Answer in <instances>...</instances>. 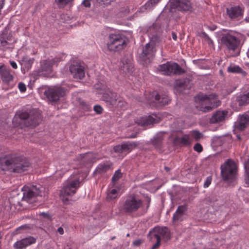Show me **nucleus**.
Segmentation results:
<instances>
[{
  "instance_id": "5",
  "label": "nucleus",
  "mask_w": 249,
  "mask_h": 249,
  "mask_svg": "<svg viewBox=\"0 0 249 249\" xmlns=\"http://www.w3.org/2000/svg\"><path fill=\"white\" fill-rule=\"evenodd\" d=\"M102 99L109 107L123 108L125 107V102L123 99L112 91L108 90L104 93Z\"/></svg>"
},
{
  "instance_id": "17",
  "label": "nucleus",
  "mask_w": 249,
  "mask_h": 249,
  "mask_svg": "<svg viewBox=\"0 0 249 249\" xmlns=\"http://www.w3.org/2000/svg\"><path fill=\"white\" fill-rule=\"evenodd\" d=\"M188 206L187 204L180 205L174 213L172 221L174 224H178L186 218Z\"/></svg>"
},
{
  "instance_id": "41",
  "label": "nucleus",
  "mask_w": 249,
  "mask_h": 249,
  "mask_svg": "<svg viewBox=\"0 0 249 249\" xmlns=\"http://www.w3.org/2000/svg\"><path fill=\"white\" fill-rule=\"evenodd\" d=\"M79 104L82 107V108L85 110V111H89L91 109V107L88 105L86 102H85L84 100L79 99Z\"/></svg>"
},
{
  "instance_id": "25",
  "label": "nucleus",
  "mask_w": 249,
  "mask_h": 249,
  "mask_svg": "<svg viewBox=\"0 0 249 249\" xmlns=\"http://www.w3.org/2000/svg\"><path fill=\"white\" fill-rule=\"evenodd\" d=\"M10 71V69L4 65L0 66V76L3 82L9 83L13 80V76Z\"/></svg>"
},
{
  "instance_id": "3",
  "label": "nucleus",
  "mask_w": 249,
  "mask_h": 249,
  "mask_svg": "<svg viewBox=\"0 0 249 249\" xmlns=\"http://www.w3.org/2000/svg\"><path fill=\"white\" fill-rule=\"evenodd\" d=\"M143 202L134 194L129 195L124 198L122 205L123 211L128 214L135 213L142 207Z\"/></svg>"
},
{
  "instance_id": "1",
  "label": "nucleus",
  "mask_w": 249,
  "mask_h": 249,
  "mask_svg": "<svg viewBox=\"0 0 249 249\" xmlns=\"http://www.w3.org/2000/svg\"><path fill=\"white\" fill-rule=\"evenodd\" d=\"M31 163L26 158L18 154H8L0 158V166L3 170L21 173L27 171Z\"/></svg>"
},
{
  "instance_id": "50",
  "label": "nucleus",
  "mask_w": 249,
  "mask_h": 249,
  "mask_svg": "<svg viewBox=\"0 0 249 249\" xmlns=\"http://www.w3.org/2000/svg\"><path fill=\"white\" fill-rule=\"evenodd\" d=\"M39 215L40 216H42L44 218H46L47 219L50 218V216L49 214L47 213L42 212V213H40L39 214Z\"/></svg>"
},
{
  "instance_id": "35",
  "label": "nucleus",
  "mask_w": 249,
  "mask_h": 249,
  "mask_svg": "<svg viewBox=\"0 0 249 249\" xmlns=\"http://www.w3.org/2000/svg\"><path fill=\"white\" fill-rule=\"evenodd\" d=\"M0 46L3 47L4 50L8 49H13V43L11 41H9L4 40L3 38H0Z\"/></svg>"
},
{
  "instance_id": "26",
  "label": "nucleus",
  "mask_w": 249,
  "mask_h": 249,
  "mask_svg": "<svg viewBox=\"0 0 249 249\" xmlns=\"http://www.w3.org/2000/svg\"><path fill=\"white\" fill-rule=\"evenodd\" d=\"M228 112L225 110H217L213 114L210 119L211 124H216L223 121L226 116L227 115Z\"/></svg>"
},
{
  "instance_id": "53",
  "label": "nucleus",
  "mask_w": 249,
  "mask_h": 249,
  "mask_svg": "<svg viewBox=\"0 0 249 249\" xmlns=\"http://www.w3.org/2000/svg\"><path fill=\"white\" fill-rule=\"evenodd\" d=\"M10 64L11 67L13 69H17L18 68L17 65L15 61H10Z\"/></svg>"
},
{
  "instance_id": "45",
  "label": "nucleus",
  "mask_w": 249,
  "mask_h": 249,
  "mask_svg": "<svg viewBox=\"0 0 249 249\" xmlns=\"http://www.w3.org/2000/svg\"><path fill=\"white\" fill-rule=\"evenodd\" d=\"M194 149L197 152H201V151H202L203 150V147L202 146V145L199 143H196L194 146Z\"/></svg>"
},
{
  "instance_id": "56",
  "label": "nucleus",
  "mask_w": 249,
  "mask_h": 249,
  "mask_svg": "<svg viewBox=\"0 0 249 249\" xmlns=\"http://www.w3.org/2000/svg\"><path fill=\"white\" fill-rule=\"evenodd\" d=\"M29 227V226L28 225H23V226H21L20 227H19L18 229L17 230H21V229H27Z\"/></svg>"
},
{
  "instance_id": "20",
  "label": "nucleus",
  "mask_w": 249,
  "mask_h": 249,
  "mask_svg": "<svg viewBox=\"0 0 249 249\" xmlns=\"http://www.w3.org/2000/svg\"><path fill=\"white\" fill-rule=\"evenodd\" d=\"M137 146V144L135 142H127L115 146L113 149L116 153H123L129 152Z\"/></svg>"
},
{
  "instance_id": "22",
  "label": "nucleus",
  "mask_w": 249,
  "mask_h": 249,
  "mask_svg": "<svg viewBox=\"0 0 249 249\" xmlns=\"http://www.w3.org/2000/svg\"><path fill=\"white\" fill-rule=\"evenodd\" d=\"M70 71L74 78L81 79L85 76L84 67L78 64L71 65Z\"/></svg>"
},
{
  "instance_id": "13",
  "label": "nucleus",
  "mask_w": 249,
  "mask_h": 249,
  "mask_svg": "<svg viewBox=\"0 0 249 249\" xmlns=\"http://www.w3.org/2000/svg\"><path fill=\"white\" fill-rule=\"evenodd\" d=\"M67 90L60 86H56L45 90L44 95L48 100L52 102H55L61 97L65 96Z\"/></svg>"
},
{
  "instance_id": "24",
  "label": "nucleus",
  "mask_w": 249,
  "mask_h": 249,
  "mask_svg": "<svg viewBox=\"0 0 249 249\" xmlns=\"http://www.w3.org/2000/svg\"><path fill=\"white\" fill-rule=\"evenodd\" d=\"M36 241V239L35 238L30 236L17 241L14 244V248L16 249H22L28 246L35 243Z\"/></svg>"
},
{
  "instance_id": "18",
  "label": "nucleus",
  "mask_w": 249,
  "mask_h": 249,
  "mask_svg": "<svg viewBox=\"0 0 249 249\" xmlns=\"http://www.w3.org/2000/svg\"><path fill=\"white\" fill-rule=\"evenodd\" d=\"M226 12L231 19L238 20L242 17L244 11L239 6H235L227 8Z\"/></svg>"
},
{
  "instance_id": "51",
  "label": "nucleus",
  "mask_w": 249,
  "mask_h": 249,
  "mask_svg": "<svg viewBox=\"0 0 249 249\" xmlns=\"http://www.w3.org/2000/svg\"><path fill=\"white\" fill-rule=\"evenodd\" d=\"M33 59H30L28 61L25 62V66H26L28 68H30L31 64L33 62Z\"/></svg>"
},
{
  "instance_id": "39",
  "label": "nucleus",
  "mask_w": 249,
  "mask_h": 249,
  "mask_svg": "<svg viewBox=\"0 0 249 249\" xmlns=\"http://www.w3.org/2000/svg\"><path fill=\"white\" fill-rule=\"evenodd\" d=\"M12 35L10 33L8 34L6 29H5L2 31L0 38H3L4 40L12 42Z\"/></svg>"
},
{
  "instance_id": "43",
  "label": "nucleus",
  "mask_w": 249,
  "mask_h": 249,
  "mask_svg": "<svg viewBox=\"0 0 249 249\" xmlns=\"http://www.w3.org/2000/svg\"><path fill=\"white\" fill-rule=\"evenodd\" d=\"M93 110L97 114H102L103 111L102 107L100 105L94 106L93 107Z\"/></svg>"
},
{
  "instance_id": "7",
  "label": "nucleus",
  "mask_w": 249,
  "mask_h": 249,
  "mask_svg": "<svg viewBox=\"0 0 249 249\" xmlns=\"http://www.w3.org/2000/svg\"><path fill=\"white\" fill-rule=\"evenodd\" d=\"M109 50L118 52L123 50L126 46V39L121 34H110L107 43Z\"/></svg>"
},
{
  "instance_id": "46",
  "label": "nucleus",
  "mask_w": 249,
  "mask_h": 249,
  "mask_svg": "<svg viewBox=\"0 0 249 249\" xmlns=\"http://www.w3.org/2000/svg\"><path fill=\"white\" fill-rule=\"evenodd\" d=\"M18 87L20 91L22 92H25L26 90V87L25 85L23 83H19L18 85Z\"/></svg>"
},
{
  "instance_id": "63",
  "label": "nucleus",
  "mask_w": 249,
  "mask_h": 249,
  "mask_svg": "<svg viewBox=\"0 0 249 249\" xmlns=\"http://www.w3.org/2000/svg\"><path fill=\"white\" fill-rule=\"evenodd\" d=\"M236 137H237V139L238 140H241V137H240V135H236Z\"/></svg>"
},
{
  "instance_id": "23",
  "label": "nucleus",
  "mask_w": 249,
  "mask_h": 249,
  "mask_svg": "<svg viewBox=\"0 0 249 249\" xmlns=\"http://www.w3.org/2000/svg\"><path fill=\"white\" fill-rule=\"evenodd\" d=\"M58 61V59L55 60V59H53L51 60H45L41 61V66L39 69V72H42L43 73L42 74L44 75L50 73L52 71L53 65H54V63L57 62Z\"/></svg>"
},
{
  "instance_id": "21",
  "label": "nucleus",
  "mask_w": 249,
  "mask_h": 249,
  "mask_svg": "<svg viewBox=\"0 0 249 249\" xmlns=\"http://www.w3.org/2000/svg\"><path fill=\"white\" fill-rule=\"evenodd\" d=\"M160 118L156 114H152V115L141 117L138 122L139 124L142 126H147L148 125L157 124L160 122Z\"/></svg>"
},
{
  "instance_id": "47",
  "label": "nucleus",
  "mask_w": 249,
  "mask_h": 249,
  "mask_svg": "<svg viewBox=\"0 0 249 249\" xmlns=\"http://www.w3.org/2000/svg\"><path fill=\"white\" fill-rule=\"evenodd\" d=\"M244 166L247 174H249V159L245 163Z\"/></svg>"
},
{
  "instance_id": "11",
  "label": "nucleus",
  "mask_w": 249,
  "mask_h": 249,
  "mask_svg": "<svg viewBox=\"0 0 249 249\" xmlns=\"http://www.w3.org/2000/svg\"><path fill=\"white\" fill-rule=\"evenodd\" d=\"M20 120L24 121L26 126L35 127L38 125L41 122V115L37 111L29 114L26 112H21L19 115Z\"/></svg>"
},
{
  "instance_id": "29",
  "label": "nucleus",
  "mask_w": 249,
  "mask_h": 249,
  "mask_svg": "<svg viewBox=\"0 0 249 249\" xmlns=\"http://www.w3.org/2000/svg\"><path fill=\"white\" fill-rule=\"evenodd\" d=\"M248 125H249V116L248 115L243 114L240 116L239 121L236 124V128L240 130H243Z\"/></svg>"
},
{
  "instance_id": "64",
  "label": "nucleus",
  "mask_w": 249,
  "mask_h": 249,
  "mask_svg": "<svg viewBox=\"0 0 249 249\" xmlns=\"http://www.w3.org/2000/svg\"><path fill=\"white\" fill-rule=\"evenodd\" d=\"M115 238V236H113V237H111V239L112 240H114Z\"/></svg>"
},
{
  "instance_id": "48",
  "label": "nucleus",
  "mask_w": 249,
  "mask_h": 249,
  "mask_svg": "<svg viewBox=\"0 0 249 249\" xmlns=\"http://www.w3.org/2000/svg\"><path fill=\"white\" fill-rule=\"evenodd\" d=\"M142 243V241L141 239H137L133 241V244L135 246L138 247L141 245Z\"/></svg>"
},
{
  "instance_id": "4",
  "label": "nucleus",
  "mask_w": 249,
  "mask_h": 249,
  "mask_svg": "<svg viewBox=\"0 0 249 249\" xmlns=\"http://www.w3.org/2000/svg\"><path fill=\"white\" fill-rule=\"evenodd\" d=\"M148 238L151 240L156 239V243L151 248V249H156L160 245L161 238L165 240H169L170 239V235L167 228L155 227L149 231Z\"/></svg>"
},
{
  "instance_id": "37",
  "label": "nucleus",
  "mask_w": 249,
  "mask_h": 249,
  "mask_svg": "<svg viewBox=\"0 0 249 249\" xmlns=\"http://www.w3.org/2000/svg\"><path fill=\"white\" fill-rule=\"evenodd\" d=\"M160 0H149L144 5V8L150 10L157 4Z\"/></svg>"
},
{
  "instance_id": "34",
  "label": "nucleus",
  "mask_w": 249,
  "mask_h": 249,
  "mask_svg": "<svg viewBox=\"0 0 249 249\" xmlns=\"http://www.w3.org/2000/svg\"><path fill=\"white\" fill-rule=\"evenodd\" d=\"M227 71L230 73H238L246 74V72L243 71L242 69L238 66L231 65L227 69Z\"/></svg>"
},
{
  "instance_id": "44",
  "label": "nucleus",
  "mask_w": 249,
  "mask_h": 249,
  "mask_svg": "<svg viewBox=\"0 0 249 249\" xmlns=\"http://www.w3.org/2000/svg\"><path fill=\"white\" fill-rule=\"evenodd\" d=\"M212 178L211 176H209L208 177L205 182H204V185H203V187L204 188H207L211 184V182H212Z\"/></svg>"
},
{
  "instance_id": "2",
  "label": "nucleus",
  "mask_w": 249,
  "mask_h": 249,
  "mask_svg": "<svg viewBox=\"0 0 249 249\" xmlns=\"http://www.w3.org/2000/svg\"><path fill=\"white\" fill-rule=\"evenodd\" d=\"M220 169L221 175L224 181L230 183L236 179L237 166L232 160H227L221 165Z\"/></svg>"
},
{
  "instance_id": "8",
  "label": "nucleus",
  "mask_w": 249,
  "mask_h": 249,
  "mask_svg": "<svg viewBox=\"0 0 249 249\" xmlns=\"http://www.w3.org/2000/svg\"><path fill=\"white\" fill-rule=\"evenodd\" d=\"M158 70L163 72L166 75H181L185 72V71L178 64L172 62H167L159 65Z\"/></svg>"
},
{
  "instance_id": "14",
  "label": "nucleus",
  "mask_w": 249,
  "mask_h": 249,
  "mask_svg": "<svg viewBox=\"0 0 249 249\" xmlns=\"http://www.w3.org/2000/svg\"><path fill=\"white\" fill-rule=\"evenodd\" d=\"M169 5L171 11L173 9L185 12L192 10L190 0H170Z\"/></svg>"
},
{
  "instance_id": "31",
  "label": "nucleus",
  "mask_w": 249,
  "mask_h": 249,
  "mask_svg": "<svg viewBox=\"0 0 249 249\" xmlns=\"http://www.w3.org/2000/svg\"><path fill=\"white\" fill-rule=\"evenodd\" d=\"M236 101L239 106H245L249 104V92L237 97Z\"/></svg>"
},
{
  "instance_id": "6",
  "label": "nucleus",
  "mask_w": 249,
  "mask_h": 249,
  "mask_svg": "<svg viewBox=\"0 0 249 249\" xmlns=\"http://www.w3.org/2000/svg\"><path fill=\"white\" fill-rule=\"evenodd\" d=\"M80 179L76 178L73 180L69 181L63 186L60 194L63 202H67L69 200V197L75 194L80 187Z\"/></svg>"
},
{
  "instance_id": "59",
  "label": "nucleus",
  "mask_w": 249,
  "mask_h": 249,
  "mask_svg": "<svg viewBox=\"0 0 249 249\" xmlns=\"http://www.w3.org/2000/svg\"><path fill=\"white\" fill-rule=\"evenodd\" d=\"M127 137L128 138H134L137 137V134H132L131 135L128 136Z\"/></svg>"
},
{
  "instance_id": "28",
  "label": "nucleus",
  "mask_w": 249,
  "mask_h": 249,
  "mask_svg": "<svg viewBox=\"0 0 249 249\" xmlns=\"http://www.w3.org/2000/svg\"><path fill=\"white\" fill-rule=\"evenodd\" d=\"M164 133L160 132L156 134L152 140V144L159 151H162V145L163 140Z\"/></svg>"
},
{
  "instance_id": "57",
  "label": "nucleus",
  "mask_w": 249,
  "mask_h": 249,
  "mask_svg": "<svg viewBox=\"0 0 249 249\" xmlns=\"http://www.w3.org/2000/svg\"><path fill=\"white\" fill-rule=\"evenodd\" d=\"M245 181L246 184H249V173L247 174V176L245 178Z\"/></svg>"
},
{
  "instance_id": "62",
  "label": "nucleus",
  "mask_w": 249,
  "mask_h": 249,
  "mask_svg": "<svg viewBox=\"0 0 249 249\" xmlns=\"http://www.w3.org/2000/svg\"><path fill=\"white\" fill-rule=\"evenodd\" d=\"M245 20L247 22H249V16H248V17H247L245 19Z\"/></svg>"
},
{
  "instance_id": "27",
  "label": "nucleus",
  "mask_w": 249,
  "mask_h": 249,
  "mask_svg": "<svg viewBox=\"0 0 249 249\" xmlns=\"http://www.w3.org/2000/svg\"><path fill=\"white\" fill-rule=\"evenodd\" d=\"M157 104V106H164L168 105L170 102L169 97L165 94H156L154 95L152 100Z\"/></svg>"
},
{
  "instance_id": "60",
  "label": "nucleus",
  "mask_w": 249,
  "mask_h": 249,
  "mask_svg": "<svg viewBox=\"0 0 249 249\" xmlns=\"http://www.w3.org/2000/svg\"><path fill=\"white\" fill-rule=\"evenodd\" d=\"M164 169L165 170V171L167 172H168L170 171V168L168 167H167V166H165L164 167Z\"/></svg>"
},
{
  "instance_id": "49",
  "label": "nucleus",
  "mask_w": 249,
  "mask_h": 249,
  "mask_svg": "<svg viewBox=\"0 0 249 249\" xmlns=\"http://www.w3.org/2000/svg\"><path fill=\"white\" fill-rule=\"evenodd\" d=\"M82 4L86 7H89L90 6V0H84L82 2Z\"/></svg>"
},
{
  "instance_id": "36",
  "label": "nucleus",
  "mask_w": 249,
  "mask_h": 249,
  "mask_svg": "<svg viewBox=\"0 0 249 249\" xmlns=\"http://www.w3.org/2000/svg\"><path fill=\"white\" fill-rule=\"evenodd\" d=\"M110 166L108 164L105 163L99 164L96 168L95 172L96 173L102 174L103 173L106 172L109 170Z\"/></svg>"
},
{
  "instance_id": "9",
  "label": "nucleus",
  "mask_w": 249,
  "mask_h": 249,
  "mask_svg": "<svg viewBox=\"0 0 249 249\" xmlns=\"http://www.w3.org/2000/svg\"><path fill=\"white\" fill-rule=\"evenodd\" d=\"M22 191L23 192V200L30 203L36 202V197L41 196V191L36 185L24 186Z\"/></svg>"
},
{
  "instance_id": "54",
  "label": "nucleus",
  "mask_w": 249,
  "mask_h": 249,
  "mask_svg": "<svg viewBox=\"0 0 249 249\" xmlns=\"http://www.w3.org/2000/svg\"><path fill=\"white\" fill-rule=\"evenodd\" d=\"M4 4V0H0V15H1V10L3 8Z\"/></svg>"
},
{
  "instance_id": "61",
  "label": "nucleus",
  "mask_w": 249,
  "mask_h": 249,
  "mask_svg": "<svg viewBox=\"0 0 249 249\" xmlns=\"http://www.w3.org/2000/svg\"><path fill=\"white\" fill-rule=\"evenodd\" d=\"M150 202V198H148V199H147V209H148L149 206Z\"/></svg>"
},
{
  "instance_id": "40",
  "label": "nucleus",
  "mask_w": 249,
  "mask_h": 249,
  "mask_svg": "<svg viewBox=\"0 0 249 249\" xmlns=\"http://www.w3.org/2000/svg\"><path fill=\"white\" fill-rule=\"evenodd\" d=\"M122 177V174L120 170H117L112 178V181L115 185V182L118 180Z\"/></svg>"
},
{
  "instance_id": "58",
  "label": "nucleus",
  "mask_w": 249,
  "mask_h": 249,
  "mask_svg": "<svg viewBox=\"0 0 249 249\" xmlns=\"http://www.w3.org/2000/svg\"><path fill=\"white\" fill-rule=\"evenodd\" d=\"M172 38L174 40H176L177 39V36L176 35V34L175 33V32H172Z\"/></svg>"
},
{
  "instance_id": "32",
  "label": "nucleus",
  "mask_w": 249,
  "mask_h": 249,
  "mask_svg": "<svg viewBox=\"0 0 249 249\" xmlns=\"http://www.w3.org/2000/svg\"><path fill=\"white\" fill-rule=\"evenodd\" d=\"M81 162L88 163L94 161V157L92 153H87L80 155Z\"/></svg>"
},
{
  "instance_id": "55",
  "label": "nucleus",
  "mask_w": 249,
  "mask_h": 249,
  "mask_svg": "<svg viewBox=\"0 0 249 249\" xmlns=\"http://www.w3.org/2000/svg\"><path fill=\"white\" fill-rule=\"evenodd\" d=\"M57 231L61 235L64 233V230L62 227H59L57 229Z\"/></svg>"
},
{
  "instance_id": "16",
  "label": "nucleus",
  "mask_w": 249,
  "mask_h": 249,
  "mask_svg": "<svg viewBox=\"0 0 249 249\" xmlns=\"http://www.w3.org/2000/svg\"><path fill=\"white\" fill-rule=\"evenodd\" d=\"M147 33L150 37V42L151 45L155 46L161 41L160 36L161 30L158 25L153 24L149 27L147 30Z\"/></svg>"
},
{
  "instance_id": "33",
  "label": "nucleus",
  "mask_w": 249,
  "mask_h": 249,
  "mask_svg": "<svg viewBox=\"0 0 249 249\" xmlns=\"http://www.w3.org/2000/svg\"><path fill=\"white\" fill-rule=\"evenodd\" d=\"M175 141L182 145H188L191 143L189 136L187 135H183L182 137H177Z\"/></svg>"
},
{
  "instance_id": "38",
  "label": "nucleus",
  "mask_w": 249,
  "mask_h": 249,
  "mask_svg": "<svg viewBox=\"0 0 249 249\" xmlns=\"http://www.w3.org/2000/svg\"><path fill=\"white\" fill-rule=\"evenodd\" d=\"M118 190H117L116 189H113L109 191L107 194V200H111L116 198L118 195Z\"/></svg>"
},
{
  "instance_id": "15",
  "label": "nucleus",
  "mask_w": 249,
  "mask_h": 249,
  "mask_svg": "<svg viewBox=\"0 0 249 249\" xmlns=\"http://www.w3.org/2000/svg\"><path fill=\"white\" fill-rule=\"evenodd\" d=\"M221 40L222 44L230 51H235L240 43V41L236 37L230 34H224Z\"/></svg>"
},
{
  "instance_id": "19",
  "label": "nucleus",
  "mask_w": 249,
  "mask_h": 249,
  "mask_svg": "<svg viewBox=\"0 0 249 249\" xmlns=\"http://www.w3.org/2000/svg\"><path fill=\"white\" fill-rule=\"evenodd\" d=\"M122 65L121 66V69L128 75H132L134 71V65L132 60L130 57H124L122 60Z\"/></svg>"
},
{
  "instance_id": "52",
  "label": "nucleus",
  "mask_w": 249,
  "mask_h": 249,
  "mask_svg": "<svg viewBox=\"0 0 249 249\" xmlns=\"http://www.w3.org/2000/svg\"><path fill=\"white\" fill-rule=\"evenodd\" d=\"M202 35L203 37L205 38L206 40H209L211 42H212V40L211 39L210 37L208 36V35L205 32H202Z\"/></svg>"
},
{
  "instance_id": "12",
  "label": "nucleus",
  "mask_w": 249,
  "mask_h": 249,
  "mask_svg": "<svg viewBox=\"0 0 249 249\" xmlns=\"http://www.w3.org/2000/svg\"><path fill=\"white\" fill-rule=\"evenodd\" d=\"M196 100L199 101L200 103L203 104L205 102L206 104H209L210 105L201 107L200 110L203 112H209L212 110L215 107L214 100L216 99V95L214 94H205L202 93H199L196 97Z\"/></svg>"
},
{
  "instance_id": "30",
  "label": "nucleus",
  "mask_w": 249,
  "mask_h": 249,
  "mask_svg": "<svg viewBox=\"0 0 249 249\" xmlns=\"http://www.w3.org/2000/svg\"><path fill=\"white\" fill-rule=\"evenodd\" d=\"M189 80L187 79H180L176 81L175 89L179 92L188 88Z\"/></svg>"
},
{
  "instance_id": "42",
  "label": "nucleus",
  "mask_w": 249,
  "mask_h": 249,
  "mask_svg": "<svg viewBox=\"0 0 249 249\" xmlns=\"http://www.w3.org/2000/svg\"><path fill=\"white\" fill-rule=\"evenodd\" d=\"M192 135L196 141H198L203 136L202 134L197 130L193 131L192 132Z\"/></svg>"
},
{
  "instance_id": "10",
  "label": "nucleus",
  "mask_w": 249,
  "mask_h": 249,
  "mask_svg": "<svg viewBox=\"0 0 249 249\" xmlns=\"http://www.w3.org/2000/svg\"><path fill=\"white\" fill-rule=\"evenodd\" d=\"M155 52V47L150 43H147L139 53L140 60L144 65L150 64L154 58Z\"/></svg>"
}]
</instances>
